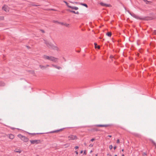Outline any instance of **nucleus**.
Returning <instances> with one entry per match:
<instances>
[{
  "mask_svg": "<svg viewBox=\"0 0 156 156\" xmlns=\"http://www.w3.org/2000/svg\"><path fill=\"white\" fill-rule=\"evenodd\" d=\"M95 156H98L97 154H96Z\"/></svg>",
  "mask_w": 156,
  "mask_h": 156,
  "instance_id": "obj_56",
  "label": "nucleus"
},
{
  "mask_svg": "<svg viewBox=\"0 0 156 156\" xmlns=\"http://www.w3.org/2000/svg\"><path fill=\"white\" fill-rule=\"evenodd\" d=\"M64 25H65V26H66V27H68L69 25V24H67L66 23H65Z\"/></svg>",
  "mask_w": 156,
  "mask_h": 156,
  "instance_id": "obj_29",
  "label": "nucleus"
},
{
  "mask_svg": "<svg viewBox=\"0 0 156 156\" xmlns=\"http://www.w3.org/2000/svg\"><path fill=\"white\" fill-rule=\"evenodd\" d=\"M75 14H79V12L78 11H77L76 12Z\"/></svg>",
  "mask_w": 156,
  "mask_h": 156,
  "instance_id": "obj_38",
  "label": "nucleus"
},
{
  "mask_svg": "<svg viewBox=\"0 0 156 156\" xmlns=\"http://www.w3.org/2000/svg\"><path fill=\"white\" fill-rule=\"evenodd\" d=\"M75 136V137H76V136Z\"/></svg>",
  "mask_w": 156,
  "mask_h": 156,
  "instance_id": "obj_58",
  "label": "nucleus"
},
{
  "mask_svg": "<svg viewBox=\"0 0 156 156\" xmlns=\"http://www.w3.org/2000/svg\"><path fill=\"white\" fill-rule=\"evenodd\" d=\"M124 9H125V10L126 11H127V10H126V7H124Z\"/></svg>",
  "mask_w": 156,
  "mask_h": 156,
  "instance_id": "obj_48",
  "label": "nucleus"
},
{
  "mask_svg": "<svg viewBox=\"0 0 156 156\" xmlns=\"http://www.w3.org/2000/svg\"><path fill=\"white\" fill-rule=\"evenodd\" d=\"M80 5H82L83 6H85L86 8H87L88 7V5H87V4H86L85 3H80Z\"/></svg>",
  "mask_w": 156,
  "mask_h": 156,
  "instance_id": "obj_13",
  "label": "nucleus"
},
{
  "mask_svg": "<svg viewBox=\"0 0 156 156\" xmlns=\"http://www.w3.org/2000/svg\"><path fill=\"white\" fill-rule=\"evenodd\" d=\"M31 143L32 144H38L40 142L39 140H33L30 141Z\"/></svg>",
  "mask_w": 156,
  "mask_h": 156,
  "instance_id": "obj_5",
  "label": "nucleus"
},
{
  "mask_svg": "<svg viewBox=\"0 0 156 156\" xmlns=\"http://www.w3.org/2000/svg\"><path fill=\"white\" fill-rule=\"evenodd\" d=\"M32 5L33 6H40V5H36V4H32Z\"/></svg>",
  "mask_w": 156,
  "mask_h": 156,
  "instance_id": "obj_28",
  "label": "nucleus"
},
{
  "mask_svg": "<svg viewBox=\"0 0 156 156\" xmlns=\"http://www.w3.org/2000/svg\"><path fill=\"white\" fill-rule=\"evenodd\" d=\"M112 148H113V146L112 145H110L109 146V148L110 149V150L112 149Z\"/></svg>",
  "mask_w": 156,
  "mask_h": 156,
  "instance_id": "obj_25",
  "label": "nucleus"
},
{
  "mask_svg": "<svg viewBox=\"0 0 156 156\" xmlns=\"http://www.w3.org/2000/svg\"><path fill=\"white\" fill-rule=\"evenodd\" d=\"M127 12L129 13V14L131 15V16L132 15V14H133V13H131V12H130L129 10H127Z\"/></svg>",
  "mask_w": 156,
  "mask_h": 156,
  "instance_id": "obj_31",
  "label": "nucleus"
},
{
  "mask_svg": "<svg viewBox=\"0 0 156 156\" xmlns=\"http://www.w3.org/2000/svg\"><path fill=\"white\" fill-rule=\"evenodd\" d=\"M68 8H71L73 10H77L79 8L78 7L75 6H72L70 5V6H68Z\"/></svg>",
  "mask_w": 156,
  "mask_h": 156,
  "instance_id": "obj_7",
  "label": "nucleus"
},
{
  "mask_svg": "<svg viewBox=\"0 0 156 156\" xmlns=\"http://www.w3.org/2000/svg\"><path fill=\"white\" fill-rule=\"evenodd\" d=\"M52 66L55 68H56L58 69H62V68L61 67H60V66H57L56 65H54V64H52Z\"/></svg>",
  "mask_w": 156,
  "mask_h": 156,
  "instance_id": "obj_11",
  "label": "nucleus"
},
{
  "mask_svg": "<svg viewBox=\"0 0 156 156\" xmlns=\"http://www.w3.org/2000/svg\"><path fill=\"white\" fill-rule=\"evenodd\" d=\"M144 2H146V4H148L149 2L147 0H143Z\"/></svg>",
  "mask_w": 156,
  "mask_h": 156,
  "instance_id": "obj_27",
  "label": "nucleus"
},
{
  "mask_svg": "<svg viewBox=\"0 0 156 156\" xmlns=\"http://www.w3.org/2000/svg\"><path fill=\"white\" fill-rule=\"evenodd\" d=\"M22 136V137H23V136H24L21 135V134H18V135H17V136Z\"/></svg>",
  "mask_w": 156,
  "mask_h": 156,
  "instance_id": "obj_35",
  "label": "nucleus"
},
{
  "mask_svg": "<svg viewBox=\"0 0 156 156\" xmlns=\"http://www.w3.org/2000/svg\"><path fill=\"white\" fill-rule=\"evenodd\" d=\"M41 31L43 33H44V30H41Z\"/></svg>",
  "mask_w": 156,
  "mask_h": 156,
  "instance_id": "obj_42",
  "label": "nucleus"
},
{
  "mask_svg": "<svg viewBox=\"0 0 156 156\" xmlns=\"http://www.w3.org/2000/svg\"><path fill=\"white\" fill-rule=\"evenodd\" d=\"M142 155L143 156H146L147 155V154L145 152H144V153H143V154H142Z\"/></svg>",
  "mask_w": 156,
  "mask_h": 156,
  "instance_id": "obj_30",
  "label": "nucleus"
},
{
  "mask_svg": "<svg viewBox=\"0 0 156 156\" xmlns=\"http://www.w3.org/2000/svg\"><path fill=\"white\" fill-rule=\"evenodd\" d=\"M92 152V151H90V153H91Z\"/></svg>",
  "mask_w": 156,
  "mask_h": 156,
  "instance_id": "obj_53",
  "label": "nucleus"
},
{
  "mask_svg": "<svg viewBox=\"0 0 156 156\" xmlns=\"http://www.w3.org/2000/svg\"><path fill=\"white\" fill-rule=\"evenodd\" d=\"M29 133V135H32V136H34L36 135V134H44V133Z\"/></svg>",
  "mask_w": 156,
  "mask_h": 156,
  "instance_id": "obj_10",
  "label": "nucleus"
},
{
  "mask_svg": "<svg viewBox=\"0 0 156 156\" xmlns=\"http://www.w3.org/2000/svg\"><path fill=\"white\" fill-rule=\"evenodd\" d=\"M114 156H117V155L116 154H115Z\"/></svg>",
  "mask_w": 156,
  "mask_h": 156,
  "instance_id": "obj_55",
  "label": "nucleus"
},
{
  "mask_svg": "<svg viewBox=\"0 0 156 156\" xmlns=\"http://www.w3.org/2000/svg\"><path fill=\"white\" fill-rule=\"evenodd\" d=\"M69 2L73 4H79L80 5V3L78 2H73L72 1H69Z\"/></svg>",
  "mask_w": 156,
  "mask_h": 156,
  "instance_id": "obj_18",
  "label": "nucleus"
},
{
  "mask_svg": "<svg viewBox=\"0 0 156 156\" xmlns=\"http://www.w3.org/2000/svg\"><path fill=\"white\" fill-rule=\"evenodd\" d=\"M2 9H3V10L5 11L6 12H8L9 11V7L7 5H4L2 7Z\"/></svg>",
  "mask_w": 156,
  "mask_h": 156,
  "instance_id": "obj_4",
  "label": "nucleus"
},
{
  "mask_svg": "<svg viewBox=\"0 0 156 156\" xmlns=\"http://www.w3.org/2000/svg\"><path fill=\"white\" fill-rule=\"evenodd\" d=\"M54 23H59V22H58V21L56 20H53L52 21Z\"/></svg>",
  "mask_w": 156,
  "mask_h": 156,
  "instance_id": "obj_24",
  "label": "nucleus"
},
{
  "mask_svg": "<svg viewBox=\"0 0 156 156\" xmlns=\"http://www.w3.org/2000/svg\"><path fill=\"white\" fill-rule=\"evenodd\" d=\"M106 35L108 37H110L112 35V33L111 32H108L106 33Z\"/></svg>",
  "mask_w": 156,
  "mask_h": 156,
  "instance_id": "obj_19",
  "label": "nucleus"
},
{
  "mask_svg": "<svg viewBox=\"0 0 156 156\" xmlns=\"http://www.w3.org/2000/svg\"><path fill=\"white\" fill-rule=\"evenodd\" d=\"M63 2L66 4V5L68 7V6H70V5H69V4L66 1H64Z\"/></svg>",
  "mask_w": 156,
  "mask_h": 156,
  "instance_id": "obj_23",
  "label": "nucleus"
},
{
  "mask_svg": "<svg viewBox=\"0 0 156 156\" xmlns=\"http://www.w3.org/2000/svg\"><path fill=\"white\" fill-rule=\"evenodd\" d=\"M122 156H124V154H122Z\"/></svg>",
  "mask_w": 156,
  "mask_h": 156,
  "instance_id": "obj_54",
  "label": "nucleus"
},
{
  "mask_svg": "<svg viewBox=\"0 0 156 156\" xmlns=\"http://www.w3.org/2000/svg\"><path fill=\"white\" fill-rule=\"evenodd\" d=\"M119 139H118L117 140V144H119Z\"/></svg>",
  "mask_w": 156,
  "mask_h": 156,
  "instance_id": "obj_39",
  "label": "nucleus"
},
{
  "mask_svg": "<svg viewBox=\"0 0 156 156\" xmlns=\"http://www.w3.org/2000/svg\"><path fill=\"white\" fill-rule=\"evenodd\" d=\"M27 48H30V47L28 46H27Z\"/></svg>",
  "mask_w": 156,
  "mask_h": 156,
  "instance_id": "obj_49",
  "label": "nucleus"
},
{
  "mask_svg": "<svg viewBox=\"0 0 156 156\" xmlns=\"http://www.w3.org/2000/svg\"><path fill=\"white\" fill-rule=\"evenodd\" d=\"M14 152H15L19 153H20L21 152V151L19 150H18V149H16L14 150Z\"/></svg>",
  "mask_w": 156,
  "mask_h": 156,
  "instance_id": "obj_17",
  "label": "nucleus"
},
{
  "mask_svg": "<svg viewBox=\"0 0 156 156\" xmlns=\"http://www.w3.org/2000/svg\"><path fill=\"white\" fill-rule=\"evenodd\" d=\"M79 148V147L77 146H76L74 148L75 150H76Z\"/></svg>",
  "mask_w": 156,
  "mask_h": 156,
  "instance_id": "obj_32",
  "label": "nucleus"
},
{
  "mask_svg": "<svg viewBox=\"0 0 156 156\" xmlns=\"http://www.w3.org/2000/svg\"><path fill=\"white\" fill-rule=\"evenodd\" d=\"M117 147L116 146H114L113 147L114 149V150L116 149Z\"/></svg>",
  "mask_w": 156,
  "mask_h": 156,
  "instance_id": "obj_41",
  "label": "nucleus"
},
{
  "mask_svg": "<svg viewBox=\"0 0 156 156\" xmlns=\"http://www.w3.org/2000/svg\"><path fill=\"white\" fill-rule=\"evenodd\" d=\"M93 146V144H90V145H89V146L90 147H92Z\"/></svg>",
  "mask_w": 156,
  "mask_h": 156,
  "instance_id": "obj_37",
  "label": "nucleus"
},
{
  "mask_svg": "<svg viewBox=\"0 0 156 156\" xmlns=\"http://www.w3.org/2000/svg\"><path fill=\"white\" fill-rule=\"evenodd\" d=\"M49 65H47L46 66H46V68L47 67H49Z\"/></svg>",
  "mask_w": 156,
  "mask_h": 156,
  "instance_id": "obj_47",
  "label": "nucleus"
},
{
  "mask_svg": "<svg viewBox=\"0 0 156 156\" xmlns=\"http://www.w3.org/2000/svg\"><path fill=\"white\" fill-rule=\"evenodd\" d=\"M20 139L23 140L24 142H27L28 141V139L27 137H20Z\"/></svg>",
  "mask_w": 156,
  "mask_h": 156,
  "instance_id": "obj_8",
  "label": "nucleus"
},
{
  "mask_svg": "<svg viewBox=\"0 0 156 156\" xmlns=\"http://www.w3.org/2000/svg\"><path fill=\"white\" fill-rule=\"evenodd\" d=\"M75 152L76 153V154H78V152L77 151H75Z\"/></svg>",
  "mask_w": 156,
  "mask_h": 156,
  "instance_id": "obj_46",
  "label": "nucleus"
},
{
  "mask_svg": "<svg viewBox=\"0 0 156 156\" xmlns=\"http://www.w3.org/2000/svg\"><path fill=\"white\" fill-rule=\"evenodd\" d=\"M84 144H85V145H86V143H84Z\"/></svg>",
  "mask_w": 156,
  "mask_h": 156,
  "instance_id": "obj_57",
  "label": "nucleus"
},
{
  "mask_svg": "<svg viewBox=\"0 0 156 156\" xmlns=\"http://www.w3.org/2000/svg\"><path fill=\"white\" fill-rule=\"evenodd\" d=\"M50 10H52V11H56V10H55V9H50Z\"/></svg>",
  "mask_w": 156,
  "mask_h": 156,
  "instance_id": "obj_36",
  "label": "nucleus"
},
{
  "mask_svg": "<svg viewBox=\"0 0 156 156\" xmlns=\"http://www.w3.org/2000/svg\"><path fill=\"white\" fill-rule=\"evenodd\" d=\"M108 126V125H97V126L98 127H107Z\"/></svg>",
  "mask_w": 156,
  "mask_h": 156,
  "instance_id": "obj_12",
  "label": "nucleus"
},
{
  "mask_svg": "<svg viewBox=\"0 0 156 156\" xmlns=\"http://www.w3.org/2000/svg\"><path fill=\"white\" fill-rule=\"evenodd\" d=\"M68 11L70 12H71L74 14L76 13V12L74 10H72L70 9H68Z\"/></svg>",
  "mask_w": 156,
  "mask_h": 156,
  "instance_id": "obj_22",
  "label": "nucleus"
},
{
  "mask_svg": "<svg viewBox=\"0 0 156 156\" xmlns=\"http://www.w3.org/2000/svg\"><path fill=\"white\" fill-rule=\"evenodd\" d=\"M135 18H136V19L137 20H150V18L148 17H145L144 18H141L140 17H139L138 16L136 15L135 17Z\"/></svg>",
  "mask_w": 156,
  "mask_h": 156,
  "instance_id": "obj_3",
  "label": "nucleus"
},
{
  "mask_svg": "<svg viewBox=\"0 0 156 156\" xmlns=\"http://www.w3.org/2000/svg\"><path fill=\"white\" fill-rule=\"evenodd\" d=\"M39 67L41 68V69H43L46 68V66H42L41 65H40Z\"/></svg>",
  "mask_w": 156,
  "mask_h": 156,
  "instance_id": "obj_15",
  "label": "nucleus"
},
{
  "mask_svg": "<svg viewBox=\"0 0 156 156\" xmlns=\"http://www.w3.org/2000/svg\"><path fill=\"white\" fill-rule=\"evenodd\" d=\"M69 140H75L77 139V137H70Z\"/></svg>",
  "mask_w": 156,
  "mask_h": 156,
  "instance_id": "obj_21",
  "label": "nucleus"
},
{
  "mask_svg": "<svg viewBox=\"0 0 156 156\" xmlns=\"http://www.w3.org/2000/svg\"><path fill=\"white\" fill-rule=\"evenodd\" d=\"M95 140V139L94 138H92L90 140V141H93Z\"/></svg>",
  "mask_w": 156,
  "mask_h": 156,
  "instance_id": "obj_33",
  "label": "nucleus"
},
{
  "mask_svg": "<svg viewBox=\"0 0 156 156\" xmlns=\"http://www.w3.org/2000/svg\"><path fill=\"white\" fill-rule=\"evenodd\" d=\"M58 24H61V25H64V24L62 22H59V23Z\"/></svg>",
  "mask_w": 156,
  "mask_h": 156,
  "instance_id": "obj_34",
  "label": "nucleus"
},
{
  "mask_svg": "<svg viewBox=\"0 0 156 156\" xmlns=\"http://www.w3.org/2000/svg\"><path fill=\"white\" fill-rule=\"evenodd\" d=\"M44 41L45 42V43L46 44L48 48H51L52 49L55 50L57 51L58 50V48L57 47L55 46L51 43L48 42L45 40H44Z\"/></svg>",
  "mask_w": 156,
  "mask_h": 156,
  "instance_id": "obj_2",
  "label": "nucleus"
},
{
  "mask_svg": "<svg viewBox=\"0 0 156 156\" xmlns=\"http://www.w3.org/2000/svg\"><path fill=\"white\" fill-rule=\"evenodd\" d=\"M107 136H112L110 135H108Z\"/></svg>",
  "mask_w": 156,
  "mask_h": 156,
  "instance_id": "obj_50",
  "label": "nucleus"
},
{
  "mask_svg": "<svg viewBox=\"0 0 156 156\" xmlns=\"http://www.w3.org/2000/svg\"><path fill=\"white\" fill-rule=\"evenodd\" d=\"M5 85V83L2 82H0V86L2 87L4 86Z\"/></svg>",
  "mask_w": 156,
  "mask_h": 156,
  "instance_id": "obj_16",
  "label": "nucleus"
},
{
  "mask_svg": "<svg viewBox=\"0 0 156 156\" xmlns=\"http://www.w3.org/2000/svg\"><path fill=\"white\" fill-rule=\"evenodd\" d=\"M86 154H87V153L85 151H84V153H83V154L86 155Z\"/></svg>",
  "mask_w": 156,
  "mask_h": 156,
  "instance_id": "obj_45",
  "label": "nucleus"
},
{
  "mask_svg": "<svg viewBox=\"0 0 156 156\" xmlns=\"http://www.w3.org/2000/svg\"><path fill=\"white\" fill-rule=\"evenodd\" d=\"M0 120H1V119H0Z\"/></svg>",
  "mask_w": 156,
  "mask_h": 156,
  "instance_id": "obj_59",
  "label": "nucleus"
},
{
  "mask_svg": "<svg viewBox=\"0 0 156 156\" xmlns=\"http://www.w3.org/2000/svg\"><path fill=\"white\" fill-rule=\"evenodd\" d=\"M100 4L102 6L105 7H110V6L111 5L110 4H105L102 2H100Z\"/></svg>",
  "mask_w": 156,
  "mask_h": 156,
  "instance_id": "obj_6",
  "label": "nucleus"
},
{
  "mask_svg": "<svg viewBox=\"0 0 156 156\" xmlns=\"http://www.w3.org/2000/svg\"><path fill=\"white\" fill-rule=\"evenodd\" d=\"M150 140L151 141V142H152V143L155 146V147L156 148V144L154 142V141L152 139H150Z\"/></svg>",
  "mask_w": 156,
  "mask_h": 156,
  "instance_id": "obj_20",
  "label": "nucleus"
},
{
  "mask_svg": "<svg viewBox=\"0 0 156 156\" xmlns=\"http://www.w3.org/2000/svg\"><path fill=\"white\" fill-rule=\"evenodd\" d=\"M94 44L95 48H98V49H99L100 48V46H98L96 43H94Z\"/></svg>",
  "mask_w": 156,
  "mask_h": 156,
  "instance_id": "obj_14",
  "label": "nucleus"
},
{
  "mask_svg": "<svg viewBox=\"0 0 156 156\" xmlns=\"http://www.w3.org/2000/svg\"><path fill=\"white\" fill-rule=\"evenodd\" d=\"M154 34H156V30H154Z\"/></svg>",
  "mask_w": 156,
  "mask_h": 156,
  "instance_id": "obj_44",
  "label": "nucleus"
},
{
  "mask_svg": "<svg viewBox=\"0 0 156 156\" xmlns=\"http://www.w3.org/2000/svg\"><path fill=\"white\" fill-rule=\"evenodd\" d=\"M122 151H124V149H122Z\"/></svg>",
  "mask_w": 156,
  "mask_h": 156,
  "instance_id": "obj_52",
  "label": "nucleus"
},
{
  "mask_svg": "<svg viewBox=\"0 0 156 156\" xmlns=\"http://www.w3.org/2000/svg\"><path fill=\"white\" fill-rule=\"evenodd\" d=\"M83 152V151H80V153H82Z\"/></svg>",
  "mask_w": 156,
  "mask_h": 156,
  "instance_id": "obj_51",
  "label": "nucleus"
},
{
  "mask_svg": "<svg viewBox=\"0 0 156 156\" xmlns=\"http://www.w3.org/2000/svg\"><path fill=\"white\" fill-rule=\"evenodd\" d=\"M65 129V128H63L61 129H59L57 130H55V131H51V132H50V133H57V132H58L59 131H62L63 129Z\"/></svg>",
  "mask_w": 156,
  "mask_h": 156,
  "instance_id": "obj_9",
  "label": "nucleus"
},
{
  "mask_svg": "<svg viewBox=\"0 0 156 156\" xmlns=\"http://www.w3.org/2000/svg\"><path fill=\"white\" fill-rule=\"evenodd\" d=\"M136 15H135V14H134V13H133V14H132V15H131V16H132V17H133L134 18L135 17V16H136Z\"/></svg>",
  "mask_w": 156,
  "mask_h": 156,
  "instance_id": "obj_26",
  "label": "nucleus"
},
{
  "mask_svg": "<svg viewBox=\"0 0 156 156\" xmlns=\"http://www.w3.org/2000/svg\"><path fill=\"white\" fill-rule=\"evenodd\" d=\"M14 137H9V138H10L11 139H13Z\"/></svg>",
  "mask_w": 156,
  "mask_h": 156,
  "instance_id": "obj_43",
  "label": "nucleus"
},
{
  "mask_svg": "<svg viewBox=\"0 0 156 156\" xmlns=\"http://www.w3.org/2000/svg\"><path fill=\"white\" fill-rule=\"evenodd\" d=\"M135 135L136 136H140L139 134H137L136 135Z\"/></svg>",
  "mask_w": 156,
  "mask_h": 156,
  "instance_id": "obj_40",
  "label": "nucleus"
},
{
  "mask_svg": "<svg viewBox=\"0 0 156 156\" xmlns=\"http://www.w3.org/2000/svg\"><path fill=\"white\" fill-rule=\"evenodd\" d=\"M43 58L49 60L55 63L58 62V58L53 56H49L46 55H44Z\"/></svg>",
  "mask_w": 156,
  "mask_h": 156,
  "instance_id": "obj_1",
  "label": "nucleus"
}]
</instances>
